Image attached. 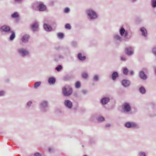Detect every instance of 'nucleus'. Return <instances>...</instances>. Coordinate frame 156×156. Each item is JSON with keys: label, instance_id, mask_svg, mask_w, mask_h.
<instances>
[{"label": "nucleus", "instance_id": "17", "mask_svg": "<svg viewBox=\"0 0 156 156\" xmlns=\"http://www.w3.org/2000/svg\"><path fill=\"white\" fill-rule=\"evenodd\" d=\"M56 82V79L54 77H51L49 78L48 82L49 84H54Z\"/></svg>", "mask_w": 156, "mask_h": 156}, {"label": "nucleus", "instance_id": "31", "mask_svg": "<svg viewBox=\"0 0 156 156\" xmlns=\"http://www.w3.org/2000/svg\"><path fill=\"white\" fill-rule=\"evenodd\" d=\"M62 69V67L61 65H58L55 68V69L58 72L59 71Z\"/></svg>", "mask_w": 156, "mask_h": 156}, {"label": "nucleus", "instance_id": "53", "mask_svg": "<svg viewBox=\"0 0 156 156\" xmlns=\"http://www.w3.org/2000/svg\"><path fill=\"white\" fill-rule=\"evenodd\" d=\"M16 2H19L20 1H21L22 0H14Z\"/></svg>", "mask_w": 156, "mask_h": 156}, {"label": "nucleus", "instance_id": "30", "mask_svg": "<svg viewBox=\"0 0 156 156\" xmlns=\"http://www.w3.org/2000/svg\"><path fill=\"white\" fill-rule=\"evenodd\" d=\"M11 16L12 18H16L19 16V14L17 12H15L11 15Z\"/></svg>", "mask_w": 156, "mask_h": 156}, {"label": "nucleus", "instance_id": "57", "mask_svg": "<svg viewBox=\"0 0 156 156\" xmlns=\"http://www.w3.org/2000/svg\"><path fill=\"white\" fill-rule=\"evenodd\" d=\"M145 69L144 68V69H143L144 70H145Z\"/></svg>", "mask_w": 156, "mask_h": 156}, {"label": "nucleus", "instance_id": "45", "mask_svg": "<svg viewBox=\"0 0 156 156\" xmlns=\"http://www.w3.org/2000/svg\"><path fill=\"white\" fill-rule=\"evenodd\" d=\"M34 155L35 156H41V155L38 152L35 153L34 154Z\"/></svg>", "mask_w": 156, "mask_h": 156}, {"label": "nucleus", "instance_id": "4", "mask_svg": "<svg viewBox=\"0 0 156 156\" xmlns=\"http://www.w3.org/2000/svg\"><path fill=\"white\" fill-rule=\"evenodd\" d=\"M48 107V102L46 101H41L40 104V108L41 111L46 112L47 111Z\"/></svg>", "mask_w": 156, "mask_h": 156}, {"label": "nucleus", "instance_id": "14", "mask_svg": "<svg viewBox=\"0 0 156 156\" xmlns=\"http://www.w3.org/2000/svg\"><path fill=\"white\" fill-rule=\"evenodd\" d=\"M30 38V36L28 34H24L22 37L21 41L23 43H27L28 42V39Z\"/></svg>", "mask_w": 156, "mask_h": 156}, {"label": "nucleus", "instance_id": "49", "mask_svg": "<svg viewBox=\"0 0 156 156\" xmlns=\"http://www.w3.org/2000/svg\"><path fill=\"white\" fill-rule=\"evenodd\" d=\"M59 58L60 59H63L64 58V56L61 55H59L58 56Z\"/></svg>", "mask_w": 156, "mask_h": 156}, {"label": "nucleus", "instance_id": "20", "mask_svg": "<svg viewBox=\"0 0 156 156\" xmlns=\"http://www.w3.org/2000/svg\"><path fill=\"white\" fill-rule=\"evenodd\" d=\"M119 76V74L117 72L114 71L112 74V78L113 80H115Z\"/></svg>", "mask_w": 156, "mask_h": 156}, {"label": "nucleus", "instance_id": "22", "mask_svg": "<svg viewBox=\"0 0 156 156\" xmlns=\"http://www.w3.org/2000/svg\"><path fill=\"white\" fill-rule=\"evenodd\" d=\"M39 4L37 2L34 3L32 6V9L35 11L38 10Z\"/></svg>", "mask_w": 156, "mask_h": 156}, {"label": "nucleus", "instance_id": "2", "mask_svg": "<svg viewBox=\"0 0 156 156\" xmlns=\"http://www.w3.org/2000/svg\"><path fill=\"white\" fill-rule=\"evenodd\" d=\"M87 13L90 20H94L96 19L98 16L97 13L93 10L89 9L86 11Z\"/></svg>", "mask_w": 156, "mask_h": 156}, {"label": "nucleus", "instance_id": "3", "mask_svg": "<svg viewBox=\"0 0 156 156\" xmlns=\"http://www.w3.org/2000/svg\"><path fill=\"white\" fill-rule=\"evenodd\" d=\"M125 126L128 128H134L138 129L139 128V125L136 123L130 122H126L124 124Z\"/></svg>", "mask_w": 156, "mask_h": 156}, {"label": "nucleus", "instance_id": "48", "mask_svg": "<svg viewBox=\"0 0 156 156\" xmlns=\"http://www.w3.org/2000/svg\"><path fill=\"white\" fill-rule=\"evenodd\" d=\"M64 50L65 51H67L69 53V48H66L64 49Z\"/></svg>", "mask_w": 156, "mask_h": 156}, {"label": "nucleus", "instance_id": "40", "mask_svg": "<svg viewBox=\"0 0 156 156\" xmlns=\"http://www.w3.org/2000/svg\"><path fill=\"white\" fill-rule=\"evenodd\" d=\"M139 156H146L145 153L144 152H140L139 154Z\"/></svg>", "mask_w": 156, "mask_h": 156}, {"label": "nucleus", "instance_id": "56", "mask_svg": "<svg viewBox=\"0 0 156 156\" xmlns=\"http://www.w3.org/2000/svg\"><path fill=\"white\" fill-rule=\"evenodd\" d=\"M83 156H87V155H84Z\"/></svg>", "mask_w": 156, "mask_h": 156}, {"label": "nucleus", "instance_id": "19", "mask_svg": "<svg viewBox=\"0 0 156 156\" xmlns=\"http://www.w3.org/2000/svg\"><path fill=\"white\" fill-rule=\"evenodd\" d=\"M140 30L142 33V35L144 37H146L147 35V31L146 29L144 27L140 29Z\"/></svg>", "mask_w": 156, "mask_h": 156}, {"label": "nucleus", "instance_id": "41", "mask_svg": "<svg viewBox=\"0 0 156 156\" xmlns=\"http://www.w3.org/2000/svg\"><path fill=\"white\" fill-rule=\"evenodd\" d=\"M64 12L66 13L69 12V9L68 8H66L64 9Z\"/></svg>", "mask_w": 156, "mask_h": 156}, {"label": "nucleus", "instance_id": "44", "mask_svg": "<svg viewBox=\"0 0 156 156\" xmlns=\"http://www.w3.org/2000/svg\"><path fill=\"white\" fill-rule=\"evenodd\" d=\"M82 92L84 94H87V90H82Z\"/></svg>", "mask_w": 156, "mask_h": 156}, {"label": "nucleus", "instance_id": "27", "mask_svg": "<svg viewBox=\"0 0 156 156\" xmlns=\"http://www.w3.org/2000/svg\"><path fill=\"white\" fill-rule=\"evenodd\" d=\"M41 83V82L40 81L35 82L34 86V88L35 89H37L38 87H39Z\"/></svg>", "mask_w": 156, "mask_h": 156}, {"label": "nucleus", "instance_id": "21", "mask_svg": "<svg viewBox=\"0 0 156 156\" xmlns=\"http://www.w3.org/2000/svg\"><path fill=\"white\" fill-rule=\"evenodd\" d=\"M9 33H11L9 37V40L10 41H13L16 37V35L15 32L14 31L11 30Z\"/></svg>", "mask_w": 156, "mask_h": 156}, {"label": "nucleus", "instance_id": "25", "mask_svg": "<svg viewBox=\"0 0 156 156\" xmlns=\"http://www.w3.org/2000/svg\"><path fill=\"white\" fill-rule=\"evenodd\" d=\"M139 90L140 93L142 94H145L146 92L145 89L143 86H141L140 87Z\"/></svg>", "mask_w": 156, "mask_h": 156}, {"label": "nucleus", "instance_id": "37", "mask_svg": "<svg viewBox=\"0 0 156 156\" xmlns=\"http://www.w3.org/2000/svg\"><path fill=\"white\" fill-rule=\"evenodd\" d=\"M82 77L84 79H86L88 77V74L87 73H82Z\"/></svg>", "mask_w": 156, "mask_h": 156}, {"label": "nucleus", "instance_id": "43", "mask_svg": "<svg viewBox=\"0 0 156 156\" xmlns=\"http://www.w3.org/2000/svg\"><path fill=\"white\" fill-rule=\"evenodd\" d=\"M32 103V102L31 101H29L27 103V105L29 107H30L31 104Z\"/></svg>", "mask_w": 156, "mask_h": 156}, {"label": "nucleus", "instance_id": "10", "mask_svg": "<svg viewBox=\"0 0 156 156\" xmlns=\"http://www.w3.org/2000/svg\"><path fill=\"white\" fill-rule=\"evenodd\" d=\"M64 104L65 106L69 109H71L73 107L72 102L69 100H65L64 102Z\"/></svg>", "mask_w": 156, "mask_h": 156}, {"label": "nucleus", "instance_id": "47", "mask_svg": "<svg viewBox=\"0 0 156 156\" xmlns=\"http://www.w3.org/2000/svg\"><path fill=\"white\" fill-rule=\"evenodd\" d=\"M56 49L57 50H59L60 49L61 50H62L63 49V48H62V47H60V46H58L57 47V48H56Z\"/></svg>", "mask_w": 156, "mask_h": 156}, {"label": "nucleus", "instance_id": "26", "mask_svg": "<svg viewBox=\"0 0 156 156\" xmlns=\"http://www.w3.org/2000/svg\"><path fill=\"white\" fill-rule=\"evenodd\" d=\"M114 38L117 40H119L120 41H122V37H120L119 34H115L114 35Z\"/></svg>", "mask_w": 156, "mask_h": 156}, {"label": "nucleus", "instance_id": "46", "mask_svg": "<svg viewBox=\"0 0 156 156\" xmlns=\"http://www.w3.org/2000/svg\"><path fill=\"white\" fill-rule=\"evenodd\" d=\"M5 94V92L3 91H0V96H3Z\"/></svg>", "mask_w": 156, "mask_h": 156}, {"label": "nucleus", "instance_id": "42", "mask_svg": "<svg viewBox=\"0 0 156 156\" xmlns=\"http://www.w3.org/2000/svg\"><path fill=\"white\" fill-rule=\"evenodd\" d=\"M121 60L125 61L126 60V59L125 57L122 56L121 57Z\"/></svg>", "mask_w": 156, "mask_h": 156}, {"label": "nucleus", "instance_id": "23", "mask_svg": "<svg viewBox=\"0 0 156 156\" xmlns=\"http://www.w3.org/2000/svg\"><path fill=\"white\" fill-rule=\"evenodd\" d=\"M72 78V76L69 75H66L64 76L63 78V80L65 81H67L69 80Z\"/></svg>", "mask_w": 156, "mask_h": 156}, {"label": "nucleus", "instance_id": "12", "mask_svg": "<svg viewBox=\"0 0 156 156\" xmlns=\"http://www.w3.org/2000/svg\"><path fill=\"white\" fill-rule=\"evenodd\" d=\"M121 83L122 85L124 87H129L131 84L130 81L126 79L123 80L122 81Z\"/></svg>", "mask_w": 156, "mask_h": 156}, {"label": "nucleus", "instance_id": "54", "mask_svg": "<svg viewBox=\"0 0 156 156\" xmlns=\"http://www.w3.org/2000/svg\"><path fill=\"white\" fill-rule=\"evenodd\" d=\"M55 61H56V62H58V60L56 58H55Z\"/></svg>", "mask_w": 156, "mask_h": 156}, {"label": "nucleus", "instance_id": "11", "mask_svg": "<svg viewBox=\"0 0 156 156\" xmlns=\"http://www.w3.org/2000/svg\"><path fill=\"white\" fill-rule=\"evenodd\" d=\"M38 23L37 22L32 24L31 26V28L32 31L34 32L37 31L38 30Z\"/></svg>", "mask_w": 156, "mask_h": 156}, {"label": "nucleus", "instance_id": "28", "mask_svg": "<svg viewBox=\"0 0 156 156\" xmlns=\"http://www.w3.org/2000/svg\"><path fill=\"white\" fill-rule=\"evenodd\" d=\"M57 36L60 39H62L64 37V34L62 33H58L57 34Z\"/></svg>", "mask_w": 156, "mask_h": 156}, {"label": "nucleus", "instance_id": "16", "mask_svg": "<svg viewBox=\"0 0 156 156\" xmlns=\"http://www.w3.org/2000/svg\"><path fill=\"white\" fill-rule=\"evenodd\" d=\"M110 101V98L108 97H104L101 100V103L102 104L105 105L106 104Z\"/></svg>", "mask_w": 156, "mask_h": 156}, {"label": "nucleus", "instance_id": "7", "mask_svg": "<svg viewBox=\"0 0 156 156\" xmlns=\"http://www.w3.org/2000/svg\"><path fill=\"white\" fill-rule=\"evenodd\" d=\"M131 107L129 103L127 102L124 103L122 105V110L124 112L128 113L131 110Z\"/></svg>", "mask_w": 156, "mask_h": 156}, {"label": "nucleus", "instance_id": "34", "mask_svg": "<svg viewBox=\"0 0 156 156\" xmlns=\"http://www.w3.org/2000/svg\"><path fill=\"white\" fill-rule=\"evenodd\" d=\"M81 84L80 83L79 81H77L75 84L76 87L77 88H79L80 87Z\"/></svg>", "mask_w": 156, "mask_h": 156}, {"label": "nucleus", "instance_id": "33", "mask_svg": "<svg viewBox=\"0 0 156 156\" xmlns=\"http://www.w3.org/2000/svg\"><path fill=\"white\" fill-rule=\"evenodd\" d=\"M152 6L153 7H156V0H151Z\"/></svg>", "mask_w": 156, "mask_h": 156}, {"label": "nucleus", "instance_id": "55", "mask_svg": "<svg viewBox=\"0 0 156 156\" xmlns=\"http://www.w3.org/2000/svg\"><path fill=\"white\" fill-rule=\"evenodd\" d=\"M132 1L133 2H135L136 1V0H132Z\"/></svg>", "mask_w": 156, "mask_h": 156}, {"label": "nucleus", "instance_id": "32", "mask_svg": "<svg viewBox=\"0 0 156 156\" xmlns=\"http://www.w3.org/2000/svg\"><path fill=\"white\" fill-rule=\"evenodd\" d=\"M93 80L94 81H98L99 80V76L97 75H95L93 77Z\"/></svg>", "mask_w": 156, "mask_h": 156}, {"label": "nucleus", "instance_id": "50", "mask_svg": "<svg viewBox=\"0 0 156 156\" xmlns=\"http://www.w3.org/2000/svg\"><path fill=\"white\" fill-rule=\"evenodd\" d=\"M134 74V72L133 71V70H132L131 71L130 73H129V74L130 75H132L133 74Z\"/></svg>", "mask_w": 156, "mask_h": 156}, {"label": "nucleus", "instance_id": "35", "mask_svg": "<svg viewBox=\"0 0 156 156\" xmlns=\"http://www.w3.org/2000/svg\"><path fill=\"white\" fill-rule=\"evenodd\" d=\"M98 120L99 122L103 121L105 120V118L102 116H100L98 118Z\"/></svg>", "mask_w": 156, "mask_h": 156}, {"label": "nucleus", "instance_id": "13", "mask_svg": "<svg viewBox=\"0 0 156 156\" xmlns=\"http://www.w3.org/2000/svg\"><path fill=\"white\" fill-rule=\"evenodd\" d=\"M47 9L45 5H44L42 3H41L39 4L38 9L40 11H45Z\"/></svg>", "mask_w": 156, "mask_h": 156}, {"label": "nucleus", "instance_id": "6", "mask_svg": "<svg viewBox=\"0 0 156 156\" xmlns=\"http://www.w3.org/2000/svg\"><path fill=\"white\" fill-rule=\"evenodd\" d=\"M119 32L120 34L122 36H124V40L126 41H127L129 39L127 37L128 36V32L127 31H126L124 28L123 27H121L119 30Z\"/></svg>", "mask_w": 156, "mask_h": 156}, {"label": "nucleus", "instance_id": "8", "mask_svg": "<svg viewBox=\"0 0 156 156\" xmlns=\"http://www.w3.org/2000/svg\"><path fill=\"white\" fill-rule=\"evenodd\" d=\"M125 52L126 54L128 56H131L133 54V48L131 46L126 47L125 49Z\"/></svg>", "mask_w": 156, "mask_h": 156}, {"label": "nucleus", "instance_id": "39", "mask_svg": "<svg viewBox=\"0 0 156 156\" xmlns=\"http://www.w3.org/2000/svg\"><path fill=\"white\" fill-rule=\"evenodd\" d=\"M153 53L156 56V47H154L152 50Z\"/></svg>", "mask_w": 156, "mask_h": 156}, {"label": "nucleus", "instance_id": "9", "mask_svg": "<svg viewBox=\"0 0 156 156\" xmlns=\"http://www.w3.org/2000/svg\"><path fill=\"white\" fill-rule=\"evenodd\" d=\"M0 30L2 32H4L6 34L9 33L11 31L10 28L6 25L2 26L0 28Z\"/></svg>", "mask_w": 156, "mask_h": 156}, {"label": "nucleus", "instance_id": "24", "mask_svg": "<svg viewBox=\"0 0 156 156\" xmlns=\"http://www.w3.org/2000/svg\"><path fill=\"white\" fill-rule=\"evenodd\" d=\"M78 58L80 60H83L86 59V57L85 56H82L81 53H79L77 55Z\"/></svg>", "mask_w": 156, "mask_h": 156}, {"label": "nucleus", "instance_id": "36", "mask_svg": "<svg viewBox=\"0 0 156 156\" xmlns=\"http://www.w3.org/2000/svg\"><path fill=\"white\" fill-rule=\"evenodd\" d=\"M72 45L74 47H76L77 46V43L76 41H73L72 42Z\"/></svg>", "mask_w": 156, "mask_h": 156}, {"label": "nucleus", "instance_id": "51", "mask_svg": "<svg viewBox=\"0 0 156 156\" xmlns=\"http://www.w3.org/2000/svg\"><path fill=\"white\" fill-rule=\"evenodd\" d=\"M110 124H108L106 125L105 126L106 127H110Z\"/></svg>", "mask_w": 156, "mask_h": 156}, {"label": "nucleus", "instance_id": "5", "mask_svg": "<svg viewBox=\"0 0 156 156\" xmlns=\"http://www.w3.org/2000/svg\"><path fill=\"white\" fill-rule=\"evenodd\" d=\"M19 54L22 57H25L30 55V53L26 49L22 48L18 50Z\"/></svg>", "mask_w": 156, "mask_h": 156}, {"label": "nucleus", "instance_id": "38", "mask_svg": "<svg viewBox=\"0 0 156 156\" xmlns=\"http://www.w3.org/2000/svg\"><path fill=\"white\" fill-rule=\"evenodd\" d=\"M65 27L67 29H71V26L70 24L69 23L66 24L65 25Z\"/></svg>", "mask_w": 156, "mask_h": 156}, {"label": "nucleus", "instance_id": "52", "mask_svg": "<svg viewBox=\"0 0 156 156\" xmlns=\"http://www.w3.org/2000/svg\"><path fill=\"white\" fill-rule=\"evenodd\" d=\"M49 151L50 152H51V148H50L48 149Z\"/></svg>", "mask_w": 156, "mask_h": 156}, {"label": "nucleus", "instance_id": "15", "mask_svg": "<svg viewBox=\"0 0 156 156\" xmlns=\"http://www.w3.org/2000/svg\"><path fill=\"white\" fill-rule=\"evenodd\" d=\"M139 76L140 79L143 80H145L147 78V75L145 73L144 71L142 70L139 72Z\"/></svg>", "mask_w": 156, "mask_h": 156}, {"label": "nucleus", "instance_id": "18", "mask_svg": "<svg viewBox=\"0 0 156 156\" xmlns=\"http://www.w3.org/2000/svg\"><path fill=\"white\" fill-rule=\"evenodd\" d=\"M43 27L44 30L47 31H50L52 29V27L46 23H44Z\"/></svg>", "mask_w": 156, "mask_h": 156}, {"label": "nucleus", "instance_id": "1", "mask_svg": "<svg viewBox=\"0 0 156 156\" xmlns=\"http://www.w3.org/2000/svg\"><path fill=\"white\" fill-rule=\"evenodd\" d=\"M62 94L64 96L68 97L70 96L73 93L72 87L69 86H66L63 87L62 89Z\"/></svg>", "mask_w": 156, "mask_h": 156}, {"label": "nucleus", "instance_id": "29", "mask_svg": "<svg viewBox=\"0 0 156 156\" xmlns=\"http://www.w3.org/2000/svg\"><path fill=\"white\" fill-rule=\"evenodd\" d=\"M129 71V70L126 67H125L123 68V73L124 75H127L128 74V73Z\"/></svg>", "mask_w": 156, "mask_h": 156}]
</instances>
